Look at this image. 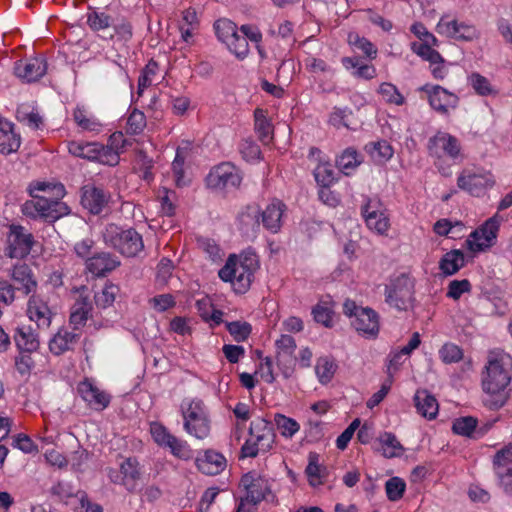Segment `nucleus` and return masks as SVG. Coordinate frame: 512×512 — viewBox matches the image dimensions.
<instances>
[{"instance_id": "40", "label": "nucleus", "mask_w": 512, "mask_h": 512, "mask_svg": "<svg viewBox=\"0 0 512 512\" xmlns=\"http://www.w3.org/2000/svg\"><path fill=\"white\" fill-rule=\"evenodd\" d=\"M377 441L382 449V454L386 458L400 456L404 450L401 443L393 433L384 432Z\"/></svg>"}, {"instance_id": "14", "label": "nucleus", "mask_w": 512, "mask_h": 512, "mask_svg": "<svg viewBox=\"0 0 512 512\" xmlns=\"http://www.w3.org/2000/svg\"><path fill=\"white\" fill-rule=\"evenodd\" d=\"M93 301L88 292V288L82 286L78 291V296L70 309L69 322L73 330H80L85 326L88 319L92 317Z\"/></svg>"}, {"instance_id": "7", "label": "nucleus", "mask_w": 512, "mask_h": 512, "mask_svg": "<svg viewBox=\"0 0 512 512\" xmlns=\"http://www.w3.org/2000/svg\"><path fill=\"white\" fill-rule=\"evenodd\" d=\"M428 153L430 156L437 158L436 165L439 172L444 176L451 175L450 167L441 166L444 157L456 160L461 157V144L459 140L443 131H438L434 136L429 138L427 144Z\"/></svg>"}, {"instance_id": "30", "label": "nucleus", "mask_w": 512, "mask_h": 512, "mask_svg": "<svg viewBox=\"0 0 512 512\" xmlns=\"http://www.w3.org/2000/svg\"><path fill=\"white\" fill-rule=\"evenodd\" d=\"M414 402L416 410L421 416L429 420L436 418L439 405L436 398L427 390H418L414 396Z\"/></svg>"}, {"instance_id": "17", "label": "nucleus", "mask_w": 512, "mask_h": 512, "mask_svg": "<svg viewBox=\"0 0 512 512\" xmlns=\"http://www.w3.org/2000/svg\"><path fill=\"white\" fill-rule=\"evenodd\" d=\"M10 278L14 282V288L24 297L34 295L37 289V281L32 269L25 263H19L10 270Z\"/></svg>"}, {"instance_id": "62", "label": "nucleus", "mask_w": 512, "mask_h": 512, "mask_svg": "<svg viewBox=\"0 0 512 512\" xmlns=\"http://www.w3.org/2000/svg\"><path fill=\"white\" fill-rule=\"evenodd\" d=\"M440 358L444 363L458 362L463 357L462 350L455 344L447 343L439 351Z\"/></svg>"}, {"instance_id": "27", "label": "nucleus", "mask_w": 512, "mask_h": 512, "mask_svg": "<svg viewBox=\"0 0 512 512\" xmlns=\"http://www.w3.org/2000/svg\"><path fill=\"white\" fill-rule=\"evenodd\" d=\"M20 144L21 138L15 133L14 124L7 120H0V153L7 155L16 152Z\"/></svg>"}, {"instance_id": "12", "label": "nucleus", "mask_w": 512, "mask_h": 512, "mask_svg": "<svg viewBox=\"0 0 512 512\" xmlns=\"http://www.w3.org/2000/svg\"><path fill=\"white\" fill-rule=\"evenodd\" d=\"M499 227L500 221L497 215L486 220L466 240L468 248L473 252H479L494 245Z\"/></svg>"}, {"instance_id": "43", "label": "nucleus", "mask_w": 512, "mask_h": 512, "mask_svg": "<svg viewBox=\"0 0 512 512\" xmlns=\"http://www.w3.org/2000/svg\"><path fill=\"white\" fill-rule=\"evenodd\" d=\"M120 289L117 285L112 283H107L105 286L98 292L94 294V302L97 308L105 309L111 306Z\"/></svg>"}, {"instance_id": "6", "label": "nucleus", "mask_w": 512, "mask_h": 512, "mask_svg": "<svg viewBox=\"0 0 512 512\" xmlns=\"http://www.w3.org/2000/svg\"><path fill=\"white\" fill-rule=\"evenodd\" d=\"M415 281L407 274L390 280L385 286V302L398 311H407L415 301Z\"/></svg>"}, {"instance_id": "64", "label": "nucleus", "mask_w": 512, "mask_h": 512, "mask_svg": "<svg viewBox=\"0 0 512 512\" xmlns=\"http://www.w3.org/2000/svg\"><path fill=\"white\" fill-rule=\"evenodd\" d=\"M76 498L79 500V506L75 508L76 512H103L99 504L92 503L84 491H77Z\"/></svg>"}, {"instance_id": "4", "label": "nucleus", "mask_w": 512, "mask_h": 512, "mask_svg": "<svg viewBox=\"0 0 512 512\" xmlns=\"http://www.w3.org/2000/svg\"><path fill=\"white\" fill-rule=\"evenodd\" d=\"M257 268L258 261L255 258L237 261L234 256H230L218 275L223 281L231 282L236 293L243 294L250 288Z\"/></svg>"}, {"instance_id": "36", "label": "nucleus", "mask_w": 512, "mask_h": 512, "mask_svg": "<svg viewBox=\"0 0 512 512\" xmlns=\"http://www.w3.org/2000/svg\"><path fill=\"white\" fill-rule=\"evenodd\" d=\"M275 345L276 360L278 365L293 361V355L296 350V342L292 336L287 334L281 335V337L276 340Z\"/></svg>"}, {"instance_id": "39", "label": "nucleus", "mask_w": 512, "mask_h": 512, "mask_svg": "<svg viewBox=\"0 0 512 512\" xmlns=\"http://www.w3.org/2000/svg\"><path fill=\"white\" fill-rule=\"evenodd\" d=\"M362 160L356 149L349 147L345 149L337 158L336 165L345 175H350L360 164Z\"/></svg>"}, {"instance_id": "52", "label": "nucleus", "mask_w": 512, "mask_h": 512, "mask_svg": "<svg viewBox=\"0 0 512 512\" xmlns=\"http://www.w3.org/2000/svg\"><path fill=\"white\" fill-rule=\"evenodd\" d=\"M405 489L406 484L404 480L399 477H392L385 484L387 498L393 502L403 497Z\"/></svg>"}, {"instance_id": "28", "label": "nucleus", "mask_w": 512, "mask_h": 512, "mask_svg": "<svg viewBox=\"0 0 512 512\" xmlns=\"http://www.w3.org/2000/svg\"><path fill=\"white\" fill-rule=\"evenodd\" d=\"M13 339L19 352L32 353L38 350L40 342L38 336L30 326H20L14 329Z\"/></svg>"}, {"instance_id": "33", "label": "nucleus", "mask_w": 512, "mask_h": 512, "mask_svg": "<svg viewBox=\"0 0 512 512\" xmlns=\"http://www.w3.org/2000/svg\"><path fill=\"white\" fill-rule=\"evenodd\" d=\"M491 423L485 424L484 428L477 430V419L471 416L456 419L452 425V431L461 436L471 437L473 433L482 436L490 427Z\"/></svg>"}, {"instance_id": "24", "label": "nucleus", "mask_w": 512, "mask_h": 512, "mask_svg": "<svg viewBox=\"0 0 512 512\" xmlns=\"http://www.w3.org/2000/svg\"><path fill=\"white\" fill-rule=\"evenodd\" d=\"M27 313L39 329H48L51 325L52 312L45 301L39 296L31 295L28 301Z\"/></svg>"}, {"instance_id": "23", "label": "nucleus", "mask_w": 512, "mask_h": 512, "mask_svg": "<svg viewBox=\"0 0 512 512\" xmlns=\"http://www.w3.org/2000/svg\"><path fill=\"white\" fill-rule=\"evenodd\" d=\"M249 434L251 438L258 441L263 453L272 449L275 442V433L270 422L262 418L252 421L249 427Z\"/></svg>"}, {"instance_id": "56", "label": "nucleus", "mask_w": 512, "mask_h": 512, "mask_svg": "<svg viewBox=\"0 0 512 512\" xmlns=\"http://www.w3.org/2000/svg\"><path fill=\"white\" fill-rule=\"evenodd\" d=\"M158 64L154 60H150L145 68L142 70L141 75L138 79V94L140 95L144 88L150 86L153 81V77L158 71Z\"/></svg>"}, {"instance_id": "51", "label": "nucleus", "mask_w": 512, "mask_h": 512, "mask_svg": "<svg viewBox=\"0 0 512 512\" xmlns=\"http://www.w3.org/2000/svg\"><path fill=\"white\" fill-rule=\"evenodd\" d=\"M165 447H168L171 453L182 460H189L193 456V451L186 441L173 436Z\"/></svg>"}, {"instance_id": "2", "label": "nucleus", "mask_w": 512, "mask_h": 512, "mask_svg": "<svg viewBox=\"0 0 512 512\" xmlns=\"http://www.w3.org/2000/svg\"><path fill=\"white\" fill-rule=\"evenodd\" d=\"M482 378V387L488 395L485 400L490 409L503 407L510 397L512 357L502 349L489 352L488 361Z\"/></svg>"}, {"instance_id": "16", "label": "nucleus", "mask_w": 512, "mask_h": 512, "mask_svg": "<svg viewBox=\"0 0 512 512\" xmlns=\"http://www.w3.org/2000/svg\"><path fill=\"white\" fill-rule=\"evenodd\" d=\"M494 185V180L490 174H476L464 170L458 176L457 186L473 196H480Z\"/></svg>"}, {"instance_id": "46", "label": "nucleus", "mask_w": 512, "mask_h": 512, "mask_svg": "<svg viewBox=\"0 0 512 512\" xmlns=\"http://www.w3.org/2000/svg\"><path fill=\"white\" fill-rule=\"evenodd\" d=\"M333 314V308L330 302L327 301H320L312 308L314 320L327 328L333 326Z\"/></svg>"}, {"instance_id": "45", "label": "nucleus", "mask_w": 512, "mask_h": 512, "mask_svg": "<svg viewBox=\"0 0 512 512\" xmlns=\"http://www.w3.org/2000/svg\"><path fill=\"white\" fill-rule=\"evenodd\" d=\"M432 46V41L427 40L426 43L414 42L411 48L417 55L429 61L430 65L444 63V58L438 51L434 50Z\"/></svg>"}, {"instance_id": "44", "label": "nucleus", "mask_w": 512, "mask_h": 512, "mask_svg": "<svg viewBox=\"0 0 512 512\" xmlns=\"http://www.w3.org/2000/svg\"><path fill=\"white\" fill-rule=\"evenodd\" d=\"M317 183L322 187L319 197L323 199L324 194L329 193V186L334 182V170L328 164H320L314 170Z\"/></svg>"}, {"instance_id": "20", "label": "nucleus", "mask_w": 512, "mask_h": 512, "mask_svg": "<svg viewBox=\"0 0 512 512\" xmlns=\"http://www.w3.org/2000/svg\"><path fill=\"white\" fill-rule=\"evenodd\" d=\"M437 30L456 40L472 41L479 37V32L473 25L459 23L457 20H447L446 17L440 19Z\"/></svg>"}, {"instance_id": "38", "label": "nucleus", "mask_w": 512, "mask_h": 512, "mask_svg": "<svg viewBox=\"0 0 512 512\" xmlns=\"http://www.w3.org/2000/svg\"><path fill=\"white\" fill-rule=\"evenodd\" d=\"M99 143L96 142H77L72 141L68 144V151L70 154L76 157L88 159L91 161H96L98 151H99Z\"/></svg>"}, {"instance_id": "63", "label": "nucleus", "mask_w": 512, "mask_h": 512, "mask_svg": "<svg viewBox=\"0 0 512 512\" xmlns=\"http://www.w3.org/2000/svg\"><path fill=\"white\" fill-rule=\"evenodd\" d=\"M15 367L21 375H29L34 367L31 353L19 352V355L15 357Z\"/></svg>"}, {"instance_id": "53", "label": "nucleus", "mask_w": 512, "mask_h": 512, "mask_svg": "<svg viewBox=\"0 0 512 512\" xmlns=\"http://www.w3.org/2000/svg\"><path fill=\"white\" fill-rule=\"evenodd\" d=\"M228 332L237 342L245 341L251 334L252 327L248 322L233 321L226 324Z\"/></svg>"}, {"instance_id": "48", "label": "nucleus", "mask_w": 512, "mask_h": 512, "mask_svg": "<svg viewBox=\"0 0 512 512\" xmlns=\"http://www.w3.org/2000/svg\"><path fill=\"white\" fill-rule=\"evenodd\" d=\"M270 487L268 483L262 478H257L256 481L247 490L246 501L253 505L259 504L266 498L267 493H270Z\"/></svg>"}, {"instance_id": "60", "label": "nucleus", "mask_w": 512, "mask_h": 512, "mask_svg": "<svg viewBox=\"0 0 512 512\" xmlns=\"http://www.w3.org/2000/svg\"><path fill=\"white\" fill-rule=\"evenodd\" d=\"M379 93L388 103L401 105L404 102V97L399 93L396 86L391 83H382L379 87Z\"/></svg>"}, {"instance_id": "57", "label": "nucleus", "mask_w": 512, "mask_h": 512, "mask_svg": "<svg viewBox=\"0 0 512 512\" xmlns=\"http://www.w3.org/2000/svg\"><path fill=\"white\" fill-rule=\"evenodd\" d=\"M87 23L93 31H100L111 25V17L104 12L92 11L87 15Z\"/></svg>"}, {"instance_id": "50", "label": "nucleus", "mask_w": 512, "mask_h": 512, "mask_svg": "<svg viewBox=\"0 0 512 512\" xmlns=\"http://www.w3.org/2000/svg\"><path fill=\"white\" fill-rule=\"evenodd\" d=\"M146 124L147 122L145 114L142 111L134 108L128 116L126 131L132 135L140 134L146 127Z\"/></svg>"}, {"instance_id": "32", "label": "nucleus", "mask_w": 512, "mask_h": 512, "mask_svg": "<svg viewBox=\"0 0 512 512\" xmlns=\"http://www.w3.org/2000/svg\"><path fill=\"white\" fill-rule=\"evenodd\" d=\"M465 264L464 253L455 249L445 253L439 261V269L446 276L456 274Z\"/></svg>"}, {"instance_id": "42", "label": "nucleus", "mask_w": 512, "mask_h": 512, "mask_svg": "<svg viewBox=\"0 0 512 512\" xmlns=\"http://www.w3.org/2000/svg\"><path fill=\"white\" fill-rule=\"evenodd\" d=\"M365 150L376 162L382 163L389 160L393 155V149L387 141L370 142Z\"/></svg>"}, {"instance_id": "13", "label": "nucleus", "mask_w": 512, "mask_h": 512, "mask_svg": "<svg viewBox=\"0 0 512 512\" xmlns=\"http://www.w3.org/2000/svg\"><path fill=\"white\" fill-rule=\"evenodd\" d=\"M240 183L241 177L236 167L229 162H224L214 167L206 177V184L212 189L238 187Z\"/></svg>"}, {"instance_id": "3", "label": "nucleus", "mask_w": 512, "mask_h": 512, "mask_svg": "<svg viewBox=\"0 0 512 512\" xmlns=\"http://www.w3.org/2000/svg\"><path fill=\"white\" fill-rule=\"evenodd\" d=\"M102 234L105 244L123 256L135 257L144 249L142 236L134 228L124 229L110 223Z\"/></svg>"}, {"instance_id": "5", "label": "nucleus", "mask_w": 512, "mask_h": 512, "mask_svg": "<svg viewBox=\"0 0 512 512\" xmlns=\"http://www.w3.org/2000/svg\"><path fill=\"white\" fill-rule=\"evenodd\" d=\"M343 313L351 320L352 327L366 338H376L380 330L378 313L370 307L358 306L347 299L343 304Z\"/></svg>"}, {"instance_id": "31", "label": "nucleus", "mask_w": 512, "mask_h": 512, "mask_svg": "<svg viewBox=\"0 0 512 512\" xmlns=\"http://www.w3.org/2000/svg\"><path fill=\"white\" fill-rule=\"evenodd\" d=\"M260 209L257 205H247L238 214L239 229L245 233H254L260 226Z\"/></svg>"}, {"instance_id": "55", "label": "nucleus", "mask_w": 512, "mask_h": 512, "mask_svg": "<svg viewBox=\"0 0 512 512\" xmlns=\"http://www.w3.org/2000/svg\"><path fill=\"white\" fill-rule=\"evenodd\" d=\"M275 424L284 437H292L298 430L299 424L292 418L282 414L275 415Z\"/></svg>"}, {"instance_id": "1", "label": "nucleus", "mask_w": 512, "mask_h": 512, "mask_svg": "<svg viewBox=\"0 0 512 512\" xmlns=\"http://www.w3.org/2000/svg\"><path fill=\"white\" fill-rule=\"evenodd\" d=\"M29 193L32 199L22 205V212L27 217L53 223L70 213L68 205L60 200L65 195L62 184L31 183Z\"/></svg>"}, {"instance_id": "35", "label": "nucleus", "mask_w": 512, "mask_h": 512, "mask_svg": "<svg viewBox=\"0 0 512 512\" xmlns=\"http://www.w3.org/2000/svg\"><path fill=\"white\" fill-rule=\"evenodd\" d=\"M16 119L33 130H37L43 125V118L37 109L27 103L18 106Z\"/></svg>"}, {"instance_id": "21", "label": "nucleus", "mask_w": 512, "mask_h": 512, "mask_svg": "<svg viewBox=\"0 0 512 512\" xmlns=\"http://www.w3.org/2000/svg\"><path fill=\"white\" fill-rule=\"evenodd\" d=\"M77 390L81 398L95 410H103L110 403V395L100 390L89 379L81 381Z\"/></svg>"}, {"instance_id": "11", "label": "nucleus", "mask_w": 512, "mask_h": 512, "mask_svg": "<svg viewBox=\"0 0 512 512\" xmlns=\"http://www.w3.org/2000/svg\"><path fill=\"white\" fill-rule=\"evenodd\" d=\"M492 468L503 493L512 497V444L504 446L494 454Z\"/></svg>"}, {"instance_id": "54", "label": "nucleus", "mask_w": 512, "mask_h": 512, "mask_svg": "<svg viewBox=\"0 0 512 512\" xmlns=\"http://www.w3.org/2000/svg\"><path fill=\"white\" fill-rule=\"evenodd\" d=\"M74 121L79 127L88 131L98 130L100 123L88 116L87 111L83 107H77L73 112Z\"/></svg>"}, {"instance_id": "15", "label": "nucleus", "mask_w": 512, "mask_h": 512, "mask_svg": "<svg viewBox=\"0 0 512 512\" xmlns=\"http://www.w3.org/2000/svg\"><path fill=\"white\" fill-rule=\"evenodd\" d=\"M47 71V61L43 56L18 60L14 64V73L22 81L31 83L42 78Z\"/></svg>"}, {"instance_id": "59", "label": "nucleus", "mask_w": 512, "mask_h": 512, "mask_svg": "<svg viewBox=\"0 0 512 512\" xmlns=\"http://www.w3.org/2000/svg\"><path fill=\"white\" fill-rule=\"evenodd\" d=\"M119 160V151L108 145L100 144L96 161L105 165L115 166L119 163Z\"/></svg>"}, {"instance_id": "29", "label": "nucleus", "mask_w": 512, "mask_h": 512, "mask_svg": "<svg viewBox=\"0 0 512 512\" xmlns=\"http://www.w3.org/2000/svg\"><path fill=\"white\" fill-rule=\"evenodd\" d=\"M285 205L280 202H272L266 209L260 212V217L264 228L272 233H277L282 225V215Z\"/></svg>"}, {"instance_id": "8", "label": "nucleus", "mask_w": 512, "mask_h": 512, "mask_svg": "<svg viewBox=\"0 0 512 512\" xmlns=\"http://www.w3.org/2000/svg\"><path fill=\"white\" fill-rule=\"evenodd\" d=\"M185 431L197 439H205L209 436L211 425L208 411L203 401L191 400L187 407L182 406Z\"/></svg>"}, {"instance_id": "49", "label": "nucleus", "mask_w": 512, "mask_h": 512, "mask_svg": "<svg viewBox=\"0 0 512 512\" xmlns=\"http://www.w3.org/2000/svg\"><path fill=\"white\" fill-rule=\"evenodd\" d=\"M214 29L218 39L226 44L237 34L236 24L228 19L217 20Z\"/></svg>"}, {"instance_id": "26", "label": "nucleus", "mask_w": 512, "mask_h": 512, "mask_svg": "<svg viewBox=\"0 0 512 512\" xmlns=\"http://www.w3.org/2000/svg\"><path fill=\"white\" fill-rule=\"evenodd\" d=\"M77 330L68 331L60 329L49 342V349L54 355H62L72 350L80 339V333Z\"/></svg>"}, {"instance_id": "25", "label": "nucleus", "mask_w": 512, "mask_h": 512, "mask_svg": "<svg viewBox=\"0 0 512 512\" xmlns=\"http://www.w3.org/2000/svg\"><path fill=\"white\" fill-rule=\"evenodd\" d=\"M195 464L201 473L214 476L225 469L226 459L222 454L214 450H206L203 456L196 458Z\"/></svg>"}, {"instance_id": "37", "label": "nucleus", "mask_w": 512, "mask_h": 512, "mask_svg": "<svg viewBox=\"0 0 512 512\" xmlns=\"http://www.w3.org/2000/svg\"><path fill=\"white\" fill-rule=\"evenodd\" d=\"M121 474L123 475L122 483L130 492L136 489L137 481L140 478L138 462L136 459L127 458L120 467Z\"/></svg>"}, {"instance_id": "9", "label": "nucleus", "mask_w": 512, "mask_h": 512, "mask_svg": "<svg viewBox=\"0 0 512 512\" xmlns=\"http://www.w3.org/2000/svg\"><path fill=\"white\" fill-rule=\"evenodd\" d=\"M34 243V236L25 227L11 224L4 253L11 259H23L30 254Z\"/></svg>"}, {"instance_id": "18", "label": "nucleus", "mask_w": 512, "mask_h": 512, "mask_svg": "<svg viewBox=\"0 0 512 512\" xmlns=\"http://www.w3.org/2000/svg\"><path fill=\"white\" fill-rule=\"evenodd\" d=\"M421 90L427 93L431 107L441 114H447L449 108L455 107L458 102V97L455 94L439 85L426 84Z\"/></svg>"}, {"instance_id": "61", "label": "nucleus", "mask_w": 512, "mask_h": 512, "mask_svg": "<svg viewBox=\"0 0 512 512\" xmlns=\"http://www.w3.org/2000/svg\"><path fill=\"white\" fill-rule=\"evenodd\" d=\"M227 46L230 51L234 53L238 58L243 59L248 55L249 45L246 37L239 35L238 33L230 41Z\"/></svg>"}, {"instance_id": "58", "label": "nucleus", "mask_w": 512, "mask_h": 512, "mask_svg": "<svg viewBox=\"0 0 512 512\" xmlns=\"http://www.w3.org/2000/svg\"><path fill=\"white\" fill-rule=\"evenodd\" d=\"M471 283L468 279L452 280L448 285L446 296L453 300H458L464 293L471 291Z\"/></svg>"}, {"instance_id": "10", "label": "nucleus", "mask_w": 512, "mask_h": 512, "mask_svg": "<svg viewBox=\"0 0 512 512\" xmlns=\"http://www.w3.org/2000/svg\"><path fill=\"white\" fill-rule=\"evenodd\" d=\"M361 214L369 229L381 235L388 231L390 227L389 218L386 215V209L379 197L365 196L361 206Z\"/></svg>"}, {"instance_id": "47", "label": "nucleus", "mask_w": 512, "mask_h": 512, "mask_svg": "<svg viewBox=\"0 0 512 512\" xmlns=\"http://www.w3.org/2000/svg\"><path fill=\"white\" fill-rule=\"evenodd\" d=\"M337 365L335 362L328 358V357H321L317 360L315 372L317 374V377L319 381L322 384L329 383L335 372H336Z\"/></svg>"}, {"instance_id": "34", "label": "nucleus", "mask_w": 512, "mask_h": 512, "mask_svg": "<svg viewBox=\"0 0 512 512\" xmlns=\"http://www.w3.org/2000/svg\"><path fill=\"white\" fill-rule=\"evenodd\" d=\"M254 120L258 139L265 145L269 144L273 139V126L267 118V112L264 109L256 108Z\"/></svg>"}, {"instance_id": "22", "label": "nucleus", "mask_w": 512, "mask_h": 512, "mask_svg": "<svg viewBox=\"0 0 512 512\" xmlns=\"http://www.w3.org/2000/svg\"><path fill=\"white\" fill-rule=\"evenodd\" d=\"M119 258L109 252H100L86 260L87 270L97 277L106 276L120 266Z\"/></svg>"}, {"instance_id": "19", "label": "nucleus", "mask_w": 512, "mask_h": 512, "mask_svg": "<svg viewBox=\"0 0 512 512\" xmlns=\"http://www.w3.org/2000/svg\"><path fill=\"white\" fill-rule=\"evenodd\" d=\"M110 197L109 192L94 185H85L81 189V204L94 215L103 211L108 205Z\"/></svg>"}, {"instance_id": "41", "label": "nucleus", "mask_w": 512, "mask_h": 512, "mask_svg": "<svg viewBox=\"0 0 512 512\" xmlns=\"http://www.w3.org/2000/svg\"><path fill=\"white\" fill-rule=\"evenodd\" d=\"M306 475L311 486H319L324 483L326 478V469L318 464V455L311 453L309 455V463L306 467Z\"/></svg>"}]
</instances>
